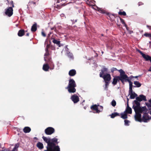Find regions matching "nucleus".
<instances>
[{
  "instance_id": "obj_60",
  "label": "nucleus",
  "mask_w": 151,
  "mask_h": 151,
  "mask_svg": "<svg viewBox=\"0 0 151 151\" xmlns=\"http://www.w3.org/2000/svg\"><path fill=\"white\" fill-rule=\"evenodd\" d=\"M149 102H150L151 104V99L150 100H149V101H148Z\"/></svg>"
},
{
  "instance_id": "obj_12",
  "label": "nucleus",
  "mask_w": 151,
  "mask_h": 151,
  "mask_svg": "<svg viewBox=\"0 0 151 151\" xmlns=\"http://www.w3.org/2000/svg\"><path fill=\"white\" fill-rule=\"evenodd\" d=\"M134 109L135 114L138 113H142V109L141 107L140 106H134V105L132 107Z\"/></svg>"
},
{
  "instance_id": "obj_53",
  "label": "nucleus",
  "mask_w": 151,
  "mask_h": 151,
  "mask_svg": "<svg viewBox=\"0 0 151 151\" xmlns=\"http://www.w3.org/2000/svg\"><path fill=\"white\" fill-rule=\"evenodd\" d=\"M48 49H49V48L46 47V48L45 49V52H49Z\"/></svg>"
},
{
  "instance_id": "obj_15",
  "label": "nucleus",
  "mask_w": 151,
  "mask_h": 151,
  "mask_svg": "<svg viewBox=\"0 0 151 151\" xmlns=\"http://www.w3.org/2000/svg\"><path fill=\"white\" fill-rule=\"evenodd\" d=\"M101 71L99 74V76L100 77H102V76L107 73L108 69L107 68L104 67Z\"/></svg>"
},
{
  "instance_id": "obj_8",
  "label": "nucleus",
  "mask_w": 151,
  "mask_h": 151,
  "mask_svg": "<svg viewBox=\"0 0 151 151\" xmlns=\"http://www.w3.org/2000/svg\"><path fill=\"white\" fill-rule=\"evenodd\" d=\"M42 138L43 139L44 141L47 143V146L46 147L47 150H45L44 151H49V148L48 147V144L50 143V138H47L46 137H45L43 136L42 137Z\"/></svg>"
},
{
  "instance_id": "obj_58",
  "label": "nucleus",
  "mask_w": 151,
  "mask_h": 151,
  "mask_svg": "<svg viewBox=\"0 0 151 151\" xmlns=\"http://www.w3.org/2000/svg\"><path fill=\"white\" fill-rule=\"evenodd\" d=\"M132 87L133 86H129V90H132Z\"/></svg>"
},
{
  "instance_id": "obj_62",
  "label": "nucleus",
  "mask_w": 151,
  "mask_h": 151,
  "mask_svg": "<svg viewBox=\"0 0 151 151\" xmlns=\"http://www.w3.org/2000/svg\"><path fill=\"white\" fill-rule=\"evenodd\" d=\"M149 43L150 44H151V41H150V42H149Z\"/></svg>"
},
{
  "instance_id": "obj_29",
  "label": "nucleus",
  "mask_w": 151,
  "mask_h": 151,
  "mask_svg": "<svg viewBox=\"0 0 151 151\" xmlns=\"http://www.w3.org/2000/svg\"><path fill=\"white\" fill-rule=\"evenodd\" d=\"M52 42L54 44H57L59 47H60V41L53 38Z\"/></svg>"
},
{
  "instance_id": "obj_21",
  "label": "nucleus",
  "mask_w": 151,
  "mask_h": 151,
  "mask_svg": "<svg viewBox=\"0 0 151 151\" xmlns=\"http://www.w3.org/2000/svg\"><path fill=\"white\" fill-rule=\"evenodd\" d=\"M50 68V67L48 64H44L43 65L42 67L43 70L45 71H47Z\"/></svg>"
},
{
  "instance_id": "obj_54",
  "label": "nucleus",
  "mask_w": 151,
  "mask_h": 151,
  "mask_svg": "<svg viewBox=\"0 0 151 151\" xmlns=\"http://www.w3.org/2000/svg\"><path fill=\"white\" fill-rule=\"evenodd\" d=\"M55 27H52L51 28V30H54L55 29Z\"/></svg>"
},
{
  "instance_id": "obj_27",
  "label": "nucleus",
  "mask_w": 151,
  "mask_h": 151,
  "mask_svg": "<svg viewBox=\"0 0 151 151\" xmlns=\"http://www.w3.org/2000/svg\"><path fill=\"white\" fill-rule=\"evenodd\" d=\"M19 143H17L15 144L14 147L11 151H18V148L19 147Z\"/></svg>"
},
{
  "instance_id": "obj_20",
  "label": "nucleus",
  "mask_w": 151,
  "mask_h": 151,
  "mask_svg": "<svg viewBox=\"0 0 151 151\" xmlns=\"http://www.w3.org/2000/svg\"><path fill=\"white\" fill-rule=\"evenodd\" d=\"M25 30L23 29L19 30L18 33L17 35L19 37H22L25 34Z\"/></svg>"
},
{
  "instance_id": "obj_7",
  "label": "nucleus",
  "mask_w": 151,
  "mask_h": 151,
  "mask_svg": "<svg viewBox=\"0 0 151 151\" xmlns=\"http://www.w3.org/2000/svg\"><path fill=\"white\" fill-rule=\"evenodd\" d=\"M151 117L149 116V115L147 113H144L142 118V121L145 122H147L148 120L150 119Z\"/></svg>"
},
{
  "instance_id": "obj_43",
  "label": "nucleus",
  "mask_w": 151,
  "mask_h": 151,
  "mask_svg": "<svg viewBox=\"0 0 151 151\" xmlns=\"http://www.w3.org/2000/svg\"><path fill=\"white\" fill-rule=\"evenodd\" d=\"M118 70L116 68H113L111 69V71L112 73H113L114 71L116 70L118 71Z\"/></svg>"
},
{
  "instance_id": "obj_55",
  "label": "nucleus",
  "mask_w": 151,
  "mask_h": 151,
  "mask_svg": "<svg viewBox=\"0 0 151 151\" xmlns=\"http://www.w3.org/2000/svg\"><path fill=\"white\" fill-rule=\"evenodd\" d=\"M54 31L56 32V33H58V31L57 29H56V28H55V30H54Z\"/></svg>"
},
{
  "instance_id": "obj_2",
  "label": "nucleus",
  "mask_w": 151,
  "mask_h": 151,
  "mask_svg": "<svg viewBox=\"0 0 151 151\" xmlns=\"http://www.w3.org/2000/svg\"><path fill=\"white\" fill-rule=\"evenodd\" d=\"M118 71L120 73V76H115L113 79V81L112 83L114 85H115L117 84V82L120 81L123 84H124V79H125L126 76H124L125 72L122 69L118 70Z\"/></svg>"
},
{
  "instance_id": "obj_32",
  "label": "nucleus",
  "mask_w": 151,
  "mask_h": 151,
  "mask_svg": "<svg viewBox=\"0 0 151 151\" xmlns=\"http://www.w3.org/2000/svg\"><path fill=\"white\" fill-rule=\"evenodd\" d=\"M45 60L46 62H48L50 64L51 63H52V61L51 60V58H48L47 57H44Z\"/></svg>"
},
{
  "instance_id": "obj_1",
  "label": "nucleus",
  "mask_w": 151,
  "mask_h": 151,
  "mask_svg": "<svg viewBox=\"0 0 151 151\" xmlns=\"http://www.w3.org/2000/svg\"><path fill=\"white\" fill-rule=\"evenodd\" d=\"M58 143L57 138L54 137L52 139H50V143L48 144V147L49 148V151H60L59 146L56 145Z\"/></svg>"
},
{
  "instance_id": "obj_28",
  "label": "nucleus",
  "mask_w": 151,
  "mask_h": 151,
  "mask_svg": "<svg viewBox=\"0 0 151 151\" xmlns=\"http://www.w3.org/2000/svg\"><path fill=\"white\" fill-rule=\"evenodd\" d=\"M121 117L123 119H126L127 118V113L124 111V113H122L121 114Z\"/></svg>"
},
{
  "instance_id": "obj_23",
  "label": "nucleus",
  "mask_w": 151,
  "mask_h": 151,
  "mask_svg": "<svg viewBox=\"0 0 151 151\" xmlns=\"http://www.w3.org/2000/svg\"><path fill=\"white\" fill-rule=\"evenodd\" d=\"M36 146L40 150L44 148L43 144L40 142H39L37 143Z\"/></svg>"
},
{
  "instance_id": "obj_34",
  "label": "nucleus",
  "mask_w": 151,
  "mask_h": 151,
  "mask_svg": "<svg viewBox=\"0 0 151 151\" xmlns=\"http://www.w3.org/2000/svg\"><path fill=\"white\" fill-rule=\"evenodd\" d=\"M120 19L121 22L122 23V24H123L124 26H125V27L127 29L128 27H127V25L126 24V23L124 21V20L123 19H122L120 17Z\"/></svg>"
},
{
  "instance_id": "obj_35",
  "label": "nucleus",
  "mask_w": 151,
  "mask_h": 151,
  "mask_svg": "<svg viewBox=\"0 0 151 151\" xmlns=\"http://www.w3.org/2000/svg\"><path fill=\"white\" fill-rule=\"evenodd\" d=\"M65 5V3L63 4H60L58 5H56V8L58 9H59L61 8L62 6H64Z\"/></svg>"
},
{
  "instance_id": "obj_3",
  "label": "nucleus",
  "mask_w": 151,
  "mask_h": 151,
  "mask_svg": "<svg viewBox=\"0 0 151 151\" xmlns=\"http://www.w3.org/2000/svg\"><path fill=\"white\" fill-rule=\"evenodd\" d=\"M76 85L74 80L73 79L69 80L68 85L66 88L69 93H74L76 92V90L75 88Z\"/></svg>"
},
{
  "instance_id": "obj_37",
  "label": "nucleus",
  "mask_w": 151,
  "mask_h": 151,
  "mask_svg": "<svg viewBox=\"0 0 151 151\" xmlns=\"http://www.w3.org/2000/svg\"><path fill=\"white\" fill-rule=\"evenodd\" d=\"M118 14L119 15H123L124 16L126 15V14L124 11L121 12V11H119L118 12Z\"/></svg>"
},
{
  "instance_id": "obj_42",
  "label": "nucleus",
  "mask_w": 151,
  "mask_h": 151,
  "mask_svg": "<svg viewBox=\"0 0 151 151\" xmlns=\"http://www.w3.org/2000/svg\"><path fill=\"white\" fill-rule=\"evenodd\" d=\"M141 109H142V113L143 111L146 112L147 111V109L145 106L143 107L142 108L141 107Z\"/></svg>"
},
{
  "instance_id": "obj_22",
  "label": "nucleus",
  "mask_w": 151,
  "mask_h": 151,
  "mask_svg": "<svg viewBox=\"0 0 151 151\" xmlns=\"http://www.w3.org/2000/svg\"><path fill=\"white\" fill-rule=\"evenodd\" d=\"M37 30V24L36 23L34 24L32 26L31 31L32 32H35Z\"/></svg>"
},
{
  "instance_id": "obj_44",
  "label": "nucleus",
  "mask_w": 151,
  "mask_h": 151,
  "mask_svg": "<svg viewBox=\"0 0 151 151\" xmlns=\"http://www.w3.org/2000/svg\"><path fill=\"white\" fill-rule=\"evenodd\" d=\"M99 107L98 108L99 110L100 111V112H101L103 109V107L101 106H99Z\"/></svg>"
},
{
  "instance_id": "obj_52",
  "label": "nucleus",
  "mask_w": 151,
  "mask_h": 151,
  "mask_svg": "<svg viewBox=\"0 0 151 151\" xmlns=\"http://www.w3.org/2000/svg\"><path fill=\"white\" fill-rule=\"evenodd\" d=\"M147 27L149 29L151 30V26L149 25H147Z\"/></svg>"
},
{
  "instance_id": "obj_47",
  "label": "nucleus",
  "mask_w": 151,
  "mask_h": 151,
  "mask_svg": "<svg viewBox=\"0 0 151 151\" xmlns=\"http://www.w3.org/2000/svg\"><path fill=\"white\" fill-rule=\"evenodd\" d=\"M42 35V36H43L44 37H45L46 36V35L45 34V33L43 32L42 31L41 32Z\"/></svg>"
},
{
  "instance_id": "obj_18",
  "label": "nucleus",
  "mask_w": 151,
  "mask_h": 151,
  "mask_svg": "<svg viewBox=\"0 0 151 151\" xmlns=\"http://www.w3.org/2000/svg\"><path fill=\"white\" fill-rule=\"evenodd\" d=\"M91 109L92 110H95L96 113H99L100 112V111L99 110L98 107L96 105H94L92 106L91 107Z\"/></svg>"
},
{
  "instance_id": "obj_33",
  "label": "nucleus",
  "mask_w": 151,
  "mask_h": 151,
  "mask_svg": "<svg viewBox=\"0 0 151 151\" xmlns=\"http://www.w3.org/2000/svg\"><path fill=\"white\" fill-rule=\"evenodd\" d=\"M143 36L146 37H148L150 40H151V33L146 32L144 34Z\"/></svg>"
},
{
  "instance_id": "obj_49",
  "label": "nucleus",
  "mask_w": 151,
  "mask_h": 151,
  "mask_svg": "<svg viewBox=\"0 0 151 151\" xmlns=\"http://www.w3.org/2000/svg\"><path fill=\"white\" fill-rule=\"evenodd\" d=\"M143 4V3L142 2H139L138 3V5L140 6Z\"/></svg>"
},
{
  "instance_id": "obj_45",
  "label": "nucleus",
  "mask_w": 151,
  "mask_h": 151,
  "mask_svg": "<svg viewBox=\"0 0 151 151\" xmlns=\"http://www.w3.org/2000/svg\"><path fill=\"white\" fill-rule=\"evenodd\" d=\"M10 5L12 6H11V7H12V8L13 7H14V4L13 1H10Z\"/></svg>"
},
{
  "instance_id": "obj_36",
  "label": "nucleus",
  "mask_w": 151,
  "mask_h": 151,
  "mask_svg": "<svg viewBox=\"0 0 151 151\" xmlns=\"http://www.w3.org/2000/svg\"><path fill=\"white\" fill-rule=\"evenodd\" d=\"M139 101H137V100L134 101V102L136 104V106H140V103Z\"/></svg>"
},
{
  "instance_id": "obj_40",
  "label": "nucleus",
  "mask_w": 151,
  "mask_h": 151,
  "mask_svg": "<svg viewBox=\"0 0 151 151\" xmlns=\"http://www.w3.org/2000/svg\"><path fill=\"white\" fill-rule=\"evenodd\" d=\"M111 105L112 106L114 107L116 106V102L115 100H113L111 102Z\"/></svg>"
},
{
  "instance_id": "obj_17",
  "label": "nucleus",
  "mask_w": 151,
  "mask_h": 151,
  "mask_svg": "<svg viewBox=\"0 0 151 151\" xmlns=\"http://www.w3.org/2000/svg\"><path fill=\"white\" fill-rule=\"evenodd\" d=\"M107 15L109 17V18H108V19L111 20H114L115 17H116V16L115 14H111L109 13H107Z\"/></svg>"
},
{
  "instance_id": "obj_30",
  "label": "nucleus",
  "mask_w": 151,
  "mask_h": 151,
  "mask_svg": "<svg viewBox=\"0 0 151 151\" xmlns=\"http://www.w3.org/2000/svg\"><path fill=\"white\" fill-rule=\"evenodd\" d=\"M134 84L136 85V86H134V87H139L141 85V84L137 81H134Z\"/></svg>"
},
{
  "instance_id": "obj_50",
  "label": "nucleus",
  "mask_w": 151,
  "mask_h": 151,
  "mask_svg": "<svg viewBox=\"0 0 151 151\" xmlns=\"http://www.w3.org/2000/svg\"><path fill=\"white\" fill-rule=\"evenodd\" d=\"M50 44H47L46 46V48H49L50 47Z\"/></svg>"
},
{
  "instance_id": "obj_11",
  "label": "nucleus",
  "mask_w": 151,
  "mask_h": 151,
  "mask_svg": "<svg viewBox=\"0 0 151 151\" xmlns=\"http://www.w3.org/2000/svg\"><path fill=\"white\" fill-rule=\"evenodd\" d=\"M136 99L139 102L142 101H146L147 100L146 96L143 95H140L139 96L136 97Z\"/></svg>"
},
{
  "instance_id": "obj_5",
  "label": "nucleus",
  "mask_w": 151,
  "mask_h": 151,
  "mask_svg": "<svg viewBox=\"0 0 151 151\" xmlns=\"http://www.w3.org/2000/svg\"><path fill=\"white\" fill-rule=\"evenodd\" d=\"M55 132V130L54 129L51 127H47L45 130V133L48 135H51L53 133Z\"/></svg>"
},
{
  "instance_id": "obj_48",
  "label": "nucleus",
  "mask_w": 151,
  "mask_h": 151,
  "mask_svg": "<svg viewBox=\"0 0 151 151\" xmlns=\"http://www.w3.org/2000/svg\"><path fill=\"white\" fill-rule=\"evenodd\" d=\"M129 94H130L131 93H133L134 92L133 91L132 89V90H129Z\"/></svg>"
},
{
  "instance_id": "obj_59",
  "label": "nucleus",
  "mask_w": 151,
  "mask_h": 151,
  "mask_svg": "<svg viewBox=\"0 0 151 151\" xmlns=\"http://www.w3.org/2000/svg\"><path fill=\"white\" fill-rule=\"evenodd\" d=\"M131 76L132 77H134L135 78H137L138 77V76H135L134 77H133L132 76Z\"/></svg>"
},
{
  "instance_id": "obj_4",
  "label": "nucleus",
  "mask_w": 151,
  "mask_h": 151,
  "mask_svg": "<svg viewBox=\"0 0 151 151\" xmlns=\"http://www.w3.org/2000/svg\"><path fill=\"white\" fill-rule=\"evenodd\" d=\"M139 53L142 55V57L144 58L145 60L146 61H150L151 63V57L148 55L144 54L140 51H139ZM148 71H149L151 72V66L150 67Z\"/></svg>"
},
{
  "instance_id": "obj_51",
  "label": "nucleus",
  "mask_w": 151,
  "mask_h": 151,
  "mask_svg": "<svg viewBox=\"0 0 151 151\" xmlns=\"http://www.w3.org/2000/svg\"><path fill=\"white\" fill-rule=\"evenodd\" d=\"M66 0H58L57 1V3H59L60 1H65Z\"/></svg>"
},
{
  "instance_id": "obj_16",
  "label": "nucleus",
  "mask_w": 151,
  "mask_h": 151,
  "mask_svg": "<svg viewBox=\"0 0 151 151\" xmlns=\"http://www.w3.org/2000/svg\"><path fill=\"white\" fill-rule=\"evenodd\" d=\"M124 76H125L126 77H125V79H124V82H128L129 83V86H133L132 83L130 79L129 78V77H128L127 76L126 74L125 73V74Z\"/></svg>"
},
{
  "instance_id": "obj_6",
  "label": "nucleus",
  "mask_w": 151,
  "mask_h": 151,
  "mask_svg": "<svg viewBox=\"0 0 151 151\" xmlns=\"http://www.w3.org/2000/svg\"><path fill=\"white\" fill-rule=\"evenodd\" d=\"M5 14L9 17L11 16L13 14V9L12 7H9L5 9Z\"/></svg>"
},
{
  "instance_id": "obj_26",
  "label": "nucleus",
  "mask_w": 151,
  "mask_h": 151,
  "mask_svg": "<svg viewBox=\"0 0 151 151\" xmlns=\"http://www.w3.org/2000/svg\"><path fill=\"white\" fill-rule=\"evenodd\" d=\"M98 11L100 13L103 14H106V15L107 13H108V12H107L105 10L103 9L102 8H98Z\"/></svg>"
},
{
  "instance_id": "obj_24",
  "label": "nucleus",
  "mask_w": 151,
  "mask_h": 151,
  "mask_svg": "<svg viewBox=\"0 0 151 151\" xmlns=\"http://www.w3.org/2000/svg\"><path fill=\"white\" fill-rule=\"evenodd\" d=\"M23 130L24 133H27L30 132L31 130V129L29 127H26L24 128Z\"/></svg>"
},
{
  "instance_id": "obj_57",
  "label": "nucleus",
  "mask_w": 151,
  "mask_h": 151,
  "mask_svg": "<svg viewBox=\"0 0 151 151\" xmlns=\"http://www.w3.org/2000/svg\"><path fill=\"white\" fill-rule=\"evenodd\" d=\"M29 33H27L26 34V36H27V37H28V36H29Z\"/></svg>"
},
{
  "instance_id": "obj_9",
  "label": "nucleus",
  "mask_w": 151,
  "mask_h": 151,
  "mask_svg": "<svg viewBox=\"0 0 151 151\" xmlns=\"http://www.w3.org/2000/svg\"><path fill=\"white\" fill-rule=\"evenodd\" d=\"M70 99L74 103H76L79 101L78 96L75 94L71 96Z\"/></svg>"
},
{
  "instance_id": "obj_64",
  "label": "nucleus",
  "mask_w": 151,
  "mask_h": 151,
  "mask_svg": "<svg viewBox=\"0 0 151 151\" xmlns=\"http://www.w3.org/2000/svg\"><path fill=\"white\" fill-rule=\"evenodd\" d=\"M53 68H50V69H53Z\"/></svg>"
},
{
  "instance_id": "obj_39",
  "label": "nucleus",
  "mask_w": 151,
  "mask_h": 151,
  "mask_svg": "<svg viewBox=\"0 0 151 151\" xmlns=\"http://www.w3.org/2000/svg\"><path fill=\"white\" fill-rule=\"evenodd\" d=\"M145 104L148 108V109L149 110L151 109V104L150 103L149 104L148 103H146Z\"/></svg>"
},
{
  "instance_id": "obj_19",
  "label": "nucleus",
  "mask_w": 151,
  "mask_h": 151,
  "mask_svg": "<svg viewBox=\"0 0 151 151\" xmlns=\"http://www.w3.org/2000/svg\"><path fill=\"white\" fill-rule=\"evenodd\" d=\"M76 71L75 69L70 70L68 73L69 75L71 76H73L76 75Z\"/></svg>"
},
{
  "instance_id": "obj_10",
  "label": "nucleus",
  "mask_w": 151,
  "mask_h": 151,
  "mask_svg": "<svg viewBox=\"0 0 151 151\" xmlns=\"http://www.w3.org/2000/svg\"><path fill=\"white\" fill-rule=\"evenodd\" d=\"M101 78H103L104 81H110L111 79V75L108 73H106V74L104 75Z\"/></svg>"
},
{
  "instance_id": "obj_14",
  "label": "nucleus",
  "mask_w": 151,
  "mask_h": 151,
  "mask_svg": "<svg viewBox=\"0 0 151 151\" xmlns=\"http://www.w3.org/2000/svg\"><path fill=\"white\" fill-rule=\"evenodd\" d=\"M129 101V99L127 98V107L125 111L126 113L129 114H131L132 113V109L131 108L129 107L128 102Z\"/></svg>"
},
{
  "instance_id": "obj_25",
  "label": "nucleus",
  "mask_w": 151,
  "mask_h": 151,
  "mask_svg": "<svg viewBox=\"0 0 151 151\" xmlns=\"http://www.w3.org/2000/svg\"><path fill=\"white\" fill-rule=\"evenodd\" d=\"M130 95V98L132 99H134L136 97H137V95L134 92L133 93L129 94Z\"/></svg>"
},
{
  "instance_id": "obj_41",
  "label": "nucleus",
  "mask_w": 151,
  "mask_h": 151,
  "mask_svg": "<svg viewBox=\"0 0 151 151\" xmlns=\"http://www.w3.org/2000/svg\"><path fill=\"white\" fill-rule=\"evenodd\" d=\"M124 124L125 125L128 126L129 125V121L127 120H125L124 121Z\"/></svg>"
},
{
  "instance_id": "obj_56",
  "label": "nucleus",
  "mask_w": 151,
  "mask_h": 151,
  "mask_svg": "<svg viewBox=\"0 0 151 151\" xmlns=\"http://www.w3.org/2000/svg\"><path fill=\"white\" fill-rule=\"evenodd\" d=\"M52 33V32H50L49 33V34H48V37H49L50 36V35Z\"/></svg>"
},
{
  "instance_id": "obj_63",
  "label": "nucleus",
  "mask_w": 151,
  "mask_h": 151,
  "mask_svg": "<svg viewBox=\"0 0 151 151\" xmlns=\"http://www.w3.org/2000/svg\"><path fill=\"white\" fill-rule=\"evenodd\" d=\"M150 110H151V111H150V114L151 115V109Z\"/></svg>"
},
{
  "instance_id": "obj_31",
  "label": "nucleus",
  "mask_w": 151,
  "mask_h": 151,
  "mask_svg": "<svg viewBox=\"0 0 151 151\" xmlns=\"http://www.w3.org/2000/svg\"><path fill=\"white\" fill-rule=\"evenodd\" d=\"M120 115L119 113L117 112H114L112 113L111 115V117L112 118H114L117 116H119Z\"/></svg>"
},
{
  "instance_id": "obj_38",
  "label": "nucleus",
  "mask_w": 151,
  "mask_h": 151,
  "mask_svg": "<svg viewBox=\"0 0 151 151\" xmlns=\"http://www.w3.org/2000/svg\"><path fill=\"white\" fill-rule=\"evenodd\" d=\"M105 89L106 90H107V88H108V86L109 85V81H105Z\"/></svg>"
},
{
  "instance_id": "obj_61",
  "label": "nucleus",
  "mask_w": 151,
  "mask_h": 151,
  "mask_svg": "<svg viewBox=\"0 0 151 151\" xmlns=\"http://www.w3.org/2000/svg\"><path fill=\"white\" fill-rule=\"evenodd\" d=\"M74 21V20H73V22H74V23H75L77 22L76 19Z\"/></svg>"
},
{
  "instance_id": "obj_13",
  "label": "nucleus",
  "mask_w": 151,
  "mask_h": 151,
  "mask_svg": "<svg viewBox=\"0 0 151 151\" xmlns=\"http://www.w3.org/2000/svg\"><path fill=\"white\" fill-rule=\"evenodd\" d=\"M135 120L136 121L141 122L142 120L141 119V114L140 113H138L135 114L134 116Z\"/></svg>"
},
{
  "instance_id": "obj_46",
  "label": "nucleus",
  "mask_w": 151,
  "mask_h": 151,
  "mask_svg": "<svg viewBox=\"0 0 151 151\" xmlns=\"http://www.w3.org/2000/svg\"><path fill=\"white\" fill-rule=\"evenodd\" d=\"M50 55V53H49V52H46L44 54L45 56H47L49 55Z\"/></svg>"
}]
</instances>
